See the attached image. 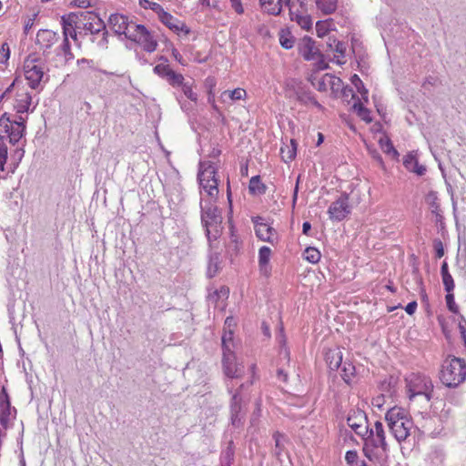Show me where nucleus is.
<instances>
[{"label": "nucleus", "mask_w": 466, "mask_h": 466, "mask_svg": "<svg viewBox=\"0 0 466 466\" xmlns=\"http://www.w3.org/2000/svg\"><path fill=\"white\" fill-rule=\"evenodd\" d=\"M232 7L238 14L244 12L240 0H230Z\"/></svg>", "instance_id": "nucleus-63"}, {"label": "nucleus", "mask_w": 466, "mask_h": 466, "mask_svg": "<svg viewBox=\"0 0 466 466\" xmlns=\"http://www.w3.org/2000/svg\"><path fill=\"white\" fill-rule=\"evenodd\" d=\"M61 50L63 51L66 60H70L73 58L70 43H69L68 39H66V37H65L63 40V43L61 45Z\"/></svg>", "instance_id": "nucleus-53"}, {"label": "nucleus", "mask_w": 466, "mask_h": 466, "mask_svg": "<svg viewBox=\"0 0 466 466\" xmlns=\"http://www.w3.org/2000/svg\"><path fill=\"white\" fill-rule=\"evenodd\" d=\"M57 38L56 33L47 29H41L37 33L36 43L42 48L48 49L57 41Z\"/></svg>", "instance_id": "nucleus-20"}, {"label": "nucleus", "mask_w": 466, "mask_h": 466, "mask_svg": "<svg viewBox=\"0 0 466 466\" xmlns=\"http://www.w3.org/2000/svg\"><path fill=\"white\" fill-rule=\"evenodd\" d=\"M10 56V50L7 43H4L0 50V63H5L8 60Z\"/></svg>", "instance_id": "nucleus-55"}, {"label": "nucleus", "mask_w": 466, "mask_h": 466, "mask_svg": "<svg viewBox=\"0 0 466 466\" xmlns=\"http://www.w3.org/2000/svg\"><path fill=\"white\" fill-rule=\"evenodd\" d=\"M182 91L184 93V95L188 98L190 99L191 101H197L198 99V95L193 92L192 90V87L190 85H188L187 83H184L182 86Z\"/></svg>", "instance_id": "nucleus-52"}, {"label": "nucleus", "mask_w": 466, "mask_h": 466, "mask_svg": "<svg viewBox=\"0 0 466 466\" xmlns=\"http://www.w3.org/2000/svg\"><path fill=\"white\" fill-rule=\"evenodd\" d=\"M434 248L436 250V257L441 258L444 255V249L442 242L439 239L434 240Z\"/></svg>", "instance_id": "nucleus-59"}, {"label": "nucleus", "mask_w": 466, "mask_h": 466, "mask_svg": "<svg viewBox=\"0 0 466 466\" xmlns=\"http://www.w3.org/2000/svg\"><path fill=\"white\" fill-rule=\"evenodd\" d=\"M32 102V96L29 93H23L18 96L15 106L17 113H25L29 110Z\"/></svg>", "instance_id": "nucleus-29"}, {"label": "nucleus", "mask_w": 466, "mask_h": 466, "mask_svg": "<svg viewBox=\"0 0 466 466\" xmlns=\"http://www.w3.org/2000/svg\"><path fill=\"white\" fill-rule=\"evenodd\" d=\"M221 269V261L218 254L210 256L208 266L207 275L208 278L215 277Z\"/></svg>", "instance_id": "nucleus-35"}, {"label": "nucleus", "mask_w": 466, "mask_h": 466, "mask_svg": "<svg viewBox=\"0 0 466 466\" xmlns=\"http://www.w3.org/2000/svg\"><path fill=\"white\" fill-rule=\"evenodd\" d=\"M379 144H380L381 150L385 154L391 157V158H393L395 160L399 159L400 154H399L398 150L394 147L391 140L389 137H380L379 140Z\"/></svg>", "instance_id": "nucleus-26"}, {"label": "nucleus", "mask_w": 466, "mask_h": 466, "mask_svg": "<svg viewBox=\"0 0 466 466\" xmlns=\"http://www.w3.org/2000/svg\"><path fill=\"white\" fill-rule=\"evenodd\" d=\"M289 15L292 21H296L299 25L303 29L309 30L312 26V21L309 15H304L299 12L292 11V8L289 7Z\"/></svg>", "instance_id": "nucleus-24"}, {"label": "nucleus", "mask_w": 466, "mask_h": 466, "mask_svg": "<svg viewBox=\"0 0 466 466\" xmlns=\"http://www.w3.org/2000/svg\"><path fill=\"white\" fill-rule=\"evenodd\" d=\"M228 289L223 287L221 288L218 291H215L213 295H209V299L210 300H213V301H216L217 298L218 297H228Z\"/></svg>", "instance_id": "nucleus-57"}, {"label": "nucleus", "mask_w": 466, "mask_h": 466, "mask_svg": "<svg viewBox=\"0 0 466 466\" xmlns=\"http://www.w3.org/2000/svg\"><path fill=\"white\" fill-rule=\"evenodd\" d=\"M270 255L271 250L269 248L264 246L259 248L258 263L261 270H266V268L269 261Z\"/></svg>", "instance_id": "nucleus-42"}, {"label": "nucleus", "mask_w": 466, "mask_h": 466, "mask_svg": "<svg viewBox=\"0 0 466 466\" xmlns=\"http://www.w3.org/2000/svg\"><path fill=\"white\" fill-rule=\"evenodd\" d=\"M24 69L29 86L33 89L37 88L44 77L43 67L36 65L33 60H27L25 62Z\"/></svg>", "instance_id": "nucleus-10"}, {"label": "nucleus", "mask_w": 466, "mask_h": 466, "mask_svg": "<svg viewBox=\"0 0 466 466\" xmlns=\"http://www.w3.org/2000/svg\"><path fill=\"white\" fill-rule=\"evenodd\" d=\"M216 174L217 167L212 161L199 162L198 179L200 187L208 193L212 201L216 200L218 195V183Z\"/></svg>", "instance_id": "nucleus-5"}, {"label": "nucleus", "mask_w": 466, "mask_h": 466, "mask_svg": "<svg viewBox=\"0 0 466 466\" xmlns=\"http://www.w3.org/2000/svg\"><path fill=\"white\" fill-rule=\"evenodd\" d=\"M159 60L164 61V63L157 65L154 67V73L159 76L160 77L167 79L172 69L170 68L169 65L167 64V58L161 56Z\"/></svg>", "instance_id": "nucleus-41"}, {"label": "nucleus", "mask_w": 466, "mask_h": 466, "mask_svg": "<svg viewBox=\"0 0 466 466\" xmlns=\"http://www.w3.org/2000/svg\"><path fill=\"white\" fill-rule=\"evenodd\" d=\"M231 360L225 361V354H223L222 363L225 374L229 378H240L244 374V367L236 363L234 352L231 353Z\"/></svg>", "instance_id": "nucleus-17"}, {"label": "nucleus", "mask_w": 466, "mask_h": 466, "mask_svg": "<svg viewBox=\"0 0 466 466\" xmlns=\"http://www.w3.org/2000/svg\"><path fill=\"white\" fill-rule=\"evenodd\" d=\"M279 42L282 47L285 49H290L294 46V37L288 34H281L279 36Z\"/></svg>", "instance_id": "nucleus-49"}, {"label": "nucleus", "mask_w": 466, "mask_h": 466, "mask_svg": "<svg viewBox=\"0 0 466 466\" xmlns=\"http://www.w3.org/2000/svg\"><path fill=\"white\" fill-rule=\"evenodd\" d=\"M441 381L448 388H456L466 380V361L457 357L443 360L440 372Z\"/></svg>", "instance_id": "nucleus-4"}, {"label": "nucleus", "mask_w": 466, "mask_h": 466, "mask_svg": "<svg viewBox=\"0 0 466 466\" xmlns=\"http://www.w3.org/2000/svg\"><path fill=\"white\" fill-rule=\"evenodd\" d=\"M12 123L7 113L2 115L0 117V140L4 138L2 132H9V126Z\"/></svg>", "instance_id": "nucleus-47"}, {"label": "nucleus", "mask_w": 466, "mask_h": 466, "mask_svg": "<svg viewBox=\"0 0 466 466\" xmlns=\"http://www.w3.org/2000/svg\"><path fill=\"white\" fill-rule=\"evenodd\" d=\"M277 339L279 340V343L281 346V350L279 352L280 355H283L284 358H286L288 360H289V351L287 348L284 347L286 344V337L284 334V328H283L282 324L279 325V334L277 335Z\"/></svg>", "instance_id": "nucleus-44"}, {"label": "nucleus", "mask_w": 466, "mask_h": 466, "mask_svg": "<svg viewBox=\"0 0 466 466\" xmlns=\"http://www.w3.org/2000/svg\"><path fill=\"white\" fill-rule=\"evenodd\" d=\"M264 11L270 15H279L281 11L282 0H259Z\"/></svg>", "instance_id": "nucleus-33"}, {"label": "nucleus", "mask_w": 466, "mask_h": 466, "mask_svg": "<svg viewBox=\"0 0 466 466\" xmlns=\"http://www.w3.org/2000/svg\"><path fill=\"white\" fill-rule=\"evenodd\" d=\"M157 17L161 23H163L166 26L177 34L180 32H184L185 34L189 33V29L185 23L174 17L171 14L166 12L164 9L160 12Z\"/></svg>", "instance_id": "nucleus-13"}, {"label": "nucleus", "mask_w": 466, "mask_h": 466, "mask_svg": "<svg viewBox=\"0 0 466 466\" xmlns=\"http://www.w3.org/2000/svg\"><path fill=\"white\" fill-rule=\"evenodd\" d=\"M297 144L294 139L290 140V145H286L280 148V155L284 162L292 161L296 157Z\"/></svg>", "instance_id": "nucleus-30"}, {"label": "nucleus", "mask_w": 466, "mask_h": 466, "mask_svg": "<svg viewBox=\"0 0 466 466\" xmlns=\"http://www.w3.org/2000/svg\"><path fill=\"white\" fill-rule=\"evenodd\" d=\"M459 329H460L461 336L464 341V345L466 347V319L463 316H461V318H460Z\"/></svg>", "instance_id": "nucleus-56"}, {"label": "nucleus", "mask_w": 466, "mask_h": 466, "mask_svg": "<svg viewBox=\"0 0 466 466\" xmlns=\"http://www.w3.org/2000/svg\"><path fill=\"white\" fill-rule=\"evenodd\" d=\"M425 201L429 205L434 217L437 218V219L439 218H441V214H440L441 209H440L439 198H438L437 193L434 191H430L425 197Z\"/></svg>", "instance_id": "nucleus-31"}, {"label": "nucleus", "mask_w": 466, "mask_h": 466, "mask_svg": "<svg viewBox=\"0 0 466 466\" xmlns=\"http://www.w3.org/2000/svg\"><path fill=\"white\" fill-rule=\"evenodd\" d=\"M320 252L315 248L308 247L304 250V258L312 264L318 263L320 259Z\"/></svg>", "instance_id": "nucleus-43"}, {"label": "nucleus", "mask_w": 466, "mask_h": 466, "mask_svg": "<svg viewBox=\"0 0 466 466\" xmlns=\"http://www.w3.org/2000/svg\"><path fill=\"white\" fill-rule=\"evenodd\" d=\"M334 44V59L338 65H344L346 63V50L347 44L337 39H333Z\"/></svg>", "instance_id": "nucleus-23"}, {"label": "nucleus", "mask_w": 466, "mask_h": 466, "mask_svg": "<svg viewBox=\"0 0 466 466\" xmlns=\"http://www.w3.org/2000/svg\"><path fill=\"white\" fill-rule=\"evenodd\" d=\"M403 165L407 170L413 172L418 176H423L426 172L425 166L419 164L413 152H410L404 157Z\"/></svg>", "instance_id": "nucleus-19"}, {"label": "nucleus", "mask_w": 466, "mask_h": 466, "mask_svg": "<svg viewBox=\"0 0 466 466\" xmlns=\"http://www.w3.org/2000/svg\"><path fill=\"white\" fill-rule=\"evenodd\" d=\"M441 274L442 277V282L444 289L447 292H451L454 289V281L448 269L447 262H443L441 268Z\"/></svg>", "instance_id": "nucleus-34"}, {"label": "nucleus", "mask_w": 466, "mask_h": 466, "mask_svg": "<svg viewBox=\"0 0 466 466\" xmlns=\"http://www.w3.org/2000/svg\"><path fill=\"white\" fill-rule=\"evenodd\" d=\"M77 65L80 68V71H82L83 73H88L89 70H96L93 60H89L86 58L78 59Z\"/></svg>", "instance_id": "nucleus-48"}, {"label": "nucleus", "mask_w": 466, "mask_h": 466, "mask_svg": "<svg viewBox=\"0 0 466 466\" xmlns=\"http://www.w3.org/2000/svg\"><path fill=\"white\" fill-rule=\"evenodd\" d=\"M341 365V377L345 382L350 383L356 373L355 366L352 363L347 361L343 362Z\"/></svg>", "instance_id": "nucleus-40"}, {"label": "nucleus", "mask_w": 466, "mask_h": 466, "mask_svg": "<svg viewBox=\"0 0 466 466\" xmlns=\"http://www.w3.org/2000/svg\"><path fill=\"white\" fill-rule=\"evenodd\" d=\"M407 387L410 400L417 396H422L429 402L432 398L433 383L425 375L412 374L408 380Z\"/></svg>", "instance_id": "nucleus-6"}, {"label": "nucleus", "mask_w": 466, "mask_h": 466, "mask_svg": "<svg viewBox=\"0 0 466 466\" xmlns=\"http://www.w3.org/2000/svg\"><path fill=\"white\" fill-rule=\"evenodd\" d=\"M8 155V149L5 143H0V160L6 162Z\"/></svg>", "instance_id": "nucleus-61"}, {"label": "nucleus", "mask_w": 466, "mask_h": 466, "mask_svg": "<svg viewBox=\"0 0 466 466\" xmlns=\"http://www.w3.org/2000/svg\"><path fill=\"white\" fill-rule=\"evenodd\" d=\"M297 101L303 103V104H307V103L310 102V103L314 104L316 106L320 107V105L318 103V101H316L314 99V97L309 93L306 92L305 90L302 92L301 95L298 94Z\"/></svg>", "instance_id": "nucleus-50"}, {"label": "nucleus", "mask_w": 466, "mask_h": 466, "mask_svg": "<svg viewBox=\"0 0 466 466\" xmlns=\"http://www.w3.org/2000/svg\"><path fill=\"white\" fill-rule=\"evenodd\" d=\"M299 52L305 60H315L321 57V53L315 46V42L309 37H304L299 47Z\"/></svg>", "instance_id": "nucleus-16"}, {"label": "nucleus", "mask_w": 466, "mask_h": 466, "mask_svg": "<svg viewBox=\"0 0 466 466\" xmlns=\"http://www.w3.org/2000/svg\"><path fill=\"white\" fill-rule=\"evenodd\" d=\"M312 85L320 92H325L330 87L333 91L340 86L341 80L331 74H325L316 82L311 81Z\"/></svg>", "instance_id": "nucleus-15"}, {"label": "nucleus", "mask_w": 466, "mask_h": 466, "mask_svg": "<svg viewBox=\"0 0 466 466\" xmlns=\"http://www.w3.org/2000/svg\"><path fill=\"white\" fill-rule=\"evenodd\" d=\"M11 414L12 409L9 397L5 389L3 388L0 395V424L5 430L10 425Z\"/></svg>", "instance_id": "nucleus-14"}, {"label": "nucleus", "mask_w": 466, "mask_h": 466, "mask_svg": "<svg viewBox=\"0 0 466 466\" xmlns=\"http://www.w3.org/2000/svg\"><path fill=\"white\" fill-rule=\"evenodd\" d=\"M201 220L206 228V233H210L211 230L218 232L222 218L217 207L209 203L208 206H201Z\"/></svg>", "instance_id": "nucleus-8"}, {"label": "nucleus", "mask_w": 466, "mask_h": 466, "mask_svg": "<svg viewBox=\"0 0 466 466\" xmlns=\"http://www.w3.org/2000/svg\"><path fill=\"white\" fill-rule=\"evenodd\" d=\"M448 309L452 313H459V307L454 301V296L451 292H448L445 297Z\"/></svg>", "instance_id": "nucleus-51"}, {"label": "nucleus", "mask_w": 466, "mask_h": 466, "mask_svg": "<svg viewBox=\"0 0 466 466\" xmlns=\"http://www.w3.org/2000/svg\"><path fill=\"white\" fill-rule=\"evenodd\" d=\"M252 222L254 224L255 233H271L272 230H275L271 226L270 218L255 217L252 218Z\"/></svg>", "instance_id": "nucleus-22"}, {"label": "nucleus", "mask_w": 466, "mask_h": 466, "mask_svg": "<svg viewBox=\"0 0 466 466\" xmlns=\"http://www.w3.org/2000/svg\"><path fill=\"white\" fill-rule=\"evenodd\" d=\"M315 4L323 15H330L336 11L338 0H315Z\"/></svg>", "instance_id": "nucleus-27"}, {"label": "nucleus", "mask_w": 466, "mask_h": 466, "mask_svg": "<svg viewBox=\"0 0 466 466\" xmlns=\"http://www.w3.org/2000/svg\"><path fill=\"white\" fill-rule=\"evenodd\" d=\"M71 5L79 8H87L92 6L90 0H73Z\"/></svg>", "instance_id": "nucleus-60"}, {"label": "nucleus", "mask_w": 466, "mask_h": 466, "mask_svg": "<svg viewBox=\"0 0 466 466\" xmlns=\"http://www.w3.org/2000/svg\"><path fill=\"white\" fill-rule=\"evenodd\" d=\"M128 39L142 45L144 50L148 53L154 52L157 46V40L143 25H135L134 32L128 35Z\"/></svg>", "instance_id": "nucleus-7"}, {"label": "nucleus", "mask_w": 466, "mask_h": 466, "mask_svg": "<svg viewBox=\"0 0 466 466\" xmlns=\"http://www.w3.org/2000/svg\"><path fill=\"white\" fill-rule=\"evenodd\" d=\"M233 461V452L231 451H227L221 461V466H231Z\"/></svg>", "instance_id": "nucleus-58"}, {"label": "nucleus", "mask_w": 466, "mask_h": 466, "mask_svg": "<svg viewBox=\"0 0 466 466\" xmlns=\"http://www.w3.org/2000/svg\"><path fill=\"white\" fill-rule=\"evenodd\" d=\"M108 25L116 35H125L128 38V35L134 32L135 25H137L130 22L124 15L113 14L109 16Z\"/></svg>", "instance_id": "nucleus-9"}, {"label": "nucleus", "mask_w": 466, "mask_h": 466, "mask_svg": "<svg viewBox=\"0 0 466 466\" xmlns=\"http://www.w3.org/2000/svg\"><path fill=\"white\" fill-rule=\"evenodd\" d=\"M247 96V92L243 88H236L232 91L226 90L221 94V99L226 101L227 99H230L232 101L244 99Z\"/></svg>", "instance_id": "nucleus-37"}, {"label": "nucleus", "mask_w": 466, "mask_h": 466, "mask_svg": "<svg viewBox=\"0 0 466 466\" xmlns=\"http://www.w3.org/2000/svg\"><path fill=\"white\" fill-rule=\"evenodd\" d=\"M304 89L297 85V83L294 80H291L290 82H288L286 85V96L290 99L297 100L298 94L301 95Z\"/></svg>", "instance_id": "nucleus-39"}, {"label": "nucleus", "mask_w": 466, "mask_h": 466, "mask_svg": "<svg viewBox=\"0 0 466 466\" xmlns=\"http://www.w3.org/2000/svg\"><path fill=\"white\" fill-rule=\"evenodd\" d=\"M326 362L332 370H338L342 364V351L340 349L329 350L325 354Z\"/></svg>", "instance_id": "nucleus-21"}, {"label": "nucleus", "mask_w": 466, "mask_h": 466, "mask_svg": "<svg viewBox=\"0 0 466 466\" xmlns=\"http://www.w3.org/2000/svg\"><path fill=\"white\" fill-rule=\"evenodd\" d=\"M233 332L228 331L225 332L222 336V350L223 354H225V361L228 362V360H231V353L233 352Z\"/></svg>", "instance_id": "nucleus-25"}, {"label": "nucleus", "mask_w": 466, "mask_h": 466, "mask_svg": "<svg viewBox=\"0 0 466 466\" xmlns=\"http://www.w3.org/2000/svg\"><path fill=\"white\" fill-rule=\"evenodd\" d=\"M417 306L418 305L416 301H411L405 307V311L409 315H412L416 311Z\"/></svg>", "instance_id": "nucleus-64"}, {"label": "nucleus", "mask_w": 466, "mask_h": 466, "mask_svg": "<svg viewBox=\"0 0 466 466\" xmlns=\"http://www.w3.org/2000/svg\"><path fill=\"white\" fill-rule=\"evenodd\" d=\"M68 25H76L79 30H85L91 35H96L102 32V38L98 42L101 47H107L108 44V31L106 30V24L100 16L92 11H79L70 13L68 15Z\"/></svg>", "instance_id": "nucleus-2"}, {"label": "nucleus", "mask_w": 466, "mask_h": 466, "mask_svg": "<svg viewBox=\"0 0 466 466\" xmlns=\"http://www.w3.org/2000/svg\"><path fill=\"white\" fill-rule=\"evenodd\" d=\"M357 458H358L357 451H349L346 452L345 460L347 461L348 463H353L354 461H356Z\"/></svg>", "instance_id": "nucleus-62"}, {"label": "nucleus", "mask_w": 466, "mask_h": 466, "mask_svg": "<svg viewBox=\"0 0 466 466\" xmlns=\"http://www.w3.org/2000/svg\"><path fill=\"white\" fill-rule=\"evenodd\" d=\"M25 130V127H22L21 125L18 127L12 123L9 126V132H2V134H7L9 142L15 145L23 137Z\"/></svg>", "instance_id": "nucleus-28"}, {"label": "nucleus", "mask_w": 466, "mask_h": 466, "mask_svg": "<svg viewBox=\"0 0 466 466\" xmlns=\"http://www.w3.org/2000/svg\"><path fill=\"white\" fill-rule=\"evenodd\" d=\"M267 187L261 182L259 176H254L249 180L248 190L252 195H263Z\"/></svg>", "instance_id": "nucleus-32"}, {"label": "nucleus", "mask_w": 466, "mask_h": 466, "mask_svg": "<svg viewBox=\"0 0 466 466\" xmlns=\"http://www.w3.org/2000/svg\"><path fill=\"white\" fill-rule=\"evenodd\" d=\"M363 445V454L370 461L382 464L388 459L389 446L386 441L385 431L380 421H376L368 431Z\"/></svg>", "instance_id": "nucleus-1"}, {"label": "nucleus", "mask_w": 466, "mask_h": 466, "mask_svg": "<svg viewBox=\"0 0 466 466\" xmlns=\"http://www.w3.org/2000/svg\"><path fill=\"white\" fill-rule=\"evenodd\" d=\"M166 80L172 86H181L184 84V76L174 70L169 73Z\"/></svg>", "instance_id": "nucleus-45"}, {"label": "nucleus", "mask_w": 466, "mask_h": 466, "mask_svg": "<svg viewBox=\"0 0 466 466\" xmlns=\"http://www.w3.org/2000/svg\"><path fill=\"white\" fill-rule=\"evenodd\" d=\"M347 423L360 436H364L369 431L366 415L360 410L353 411V413L350 414Z\"/></svg>", "instance_id": "nucleus-11"}, {"label": "nucleus", "mask_w": 466, "mask_h": 466, "mask_svg": "<svg viewBox=\"0 0 466 466\" xmlns=\"http://www.w3.org/2000/svg\"><path fill=\"white\" fill-rule=\"evenodd\" d=\"M67 18L68 15H63L61 18L64 38L66 37V39H68V37H71L73 40L76 41L77 39L76 30L79 29L76 28V25H68L67 23L69 22V20H67Z\"/></svg>", "instance_id": "nucleus-36"}, {"label": "nucleus", "mask_w": 466, "mask_h": 466, "mask_svg": "<svg viewBox=\"0 0 466 466\" xmlns=\"http://www.w3.org/2000/svg\"><path fill=\"white\" fill-rule=\"evenodd\" d=\"M243 384L240 385L239 389L233 394L230 403V412H231V421L233 425H238L240 423L242 416L241 412V401L242 399L240 397V390L242 389Z\"/></svg>", "instance_id": "nucleus-18"}, {"label": "nucleus", "mask_w": 466, "mask_h": 466, "mask_svg": "<svg viewBox=\"0 0 466 466\" xmlns=\"http://www.w3.org/2000/svg\"><path fill=\"white\" fill-rule=\"evenodd\" d=\"M350 212V208L348 202V197L342 196L336 201L332 202L329 208V213L331 218L336 220H342Z\"/></svg>", "instance_id": "nucleus-12"}, {"label": "nucleus", "mask_w": 466, "mask_h": 466, "mask_svg": "<svg viewBox=\"0 0 466 466\" xmlns=\"http://www.w3.org/2000/svg\"><path fill=\"white\" fill-rule=\"evenodd\" d=\"M273 439L275 441V446H276V454L279 455L281 451L283 450V443L282 441L284 440V436L280 434L279 432H275L273 435Z\"/></svg>", "instance_id": "nucleus-54"}, {"label": "nucleus", "mask_w": 466, "mask_h": 466, "mask_svg": "<svg viewBox=\"0 0 466 466\" xmlns=\"http://www.w3.org/2000/svg\"><path fill=\"white\" fill-rule=\"evenodd\" d=\"M139 5L145 9H150L157 15L164 9L158 3L151 2L149 0H139Z\"/></svg>", "instance_id": "nucleus-46"}, {"label": "nucleus", "mask_w": 466, "mask_h": 466, "mask_svg": "<svg viewBox=\"0 0 466 466\" xmlns=\"http://www.w3.org/2000/svg\"><path fill=\"white\" fill-rule=\"evenodd\" d=\"M388 428L399 442L407 440L413 428V421L409 413L402 408H390L385 414Z\"/></svg>", "instance_id": "nucleus-3"}, {"label": "nucleus", "mask_w": 466, "mask_h": 466, "mask_svg": "<svg viewBox=\"0 0 466 466\" xmlns=\"http://www.w3.org/2000/svg\"><path fill=\"white\" fill-rule=\"evenodd\" d=\"M357 102L353 105V109L357 113L358 116L365 121L366 123H371L372 117L370 116V111L367 107H365L357 97Z\"/></svg>", "instance_id": "nucleus-38"}]
</instances>
